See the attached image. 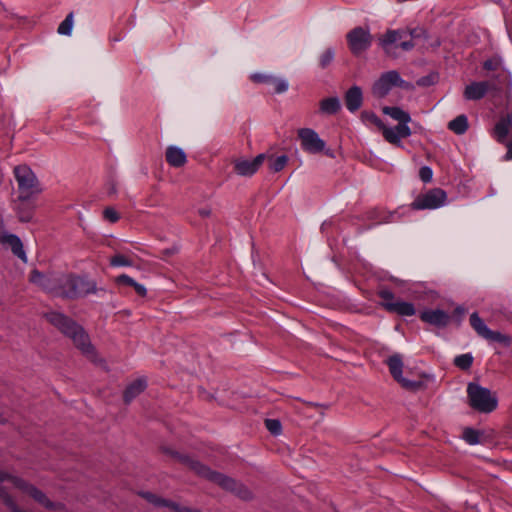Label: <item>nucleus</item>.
Listing matches in <instances>:
<instances>
[{
	"label": "nucleus",
	"mask_w": 512,
	"mask_h": 512,
	"mask_svg": "<svg viewBox=\"0 0 512 512\" xmlns=\"http://www.w3.org/2000/svg\"><path fill=\"white\" fill-rule=\"evenodd\" d=\"M104 218L108 220L109 222H116L119 219V215L117 211L111 207H108L104 210Z\"/></svg>",
	"instance_id": "38"
},
{
	"label": "nucleus",
	"mask_w": 512,
	"mask_h": 512,
	"mask_svg": "<svg viewBox=\"0 0 512 512\" xmlns=\"http://www.w3.org/2000/svg\"><path fill=\"white\" fill-rule=\"evenodd\" d=\"M73 14L70 13L66 16V18L60 23L58 26V33L61 35H70L73 28Z\"/></svg>",
	"instance_id": "29"
},
{
	"label": "nucleus",
	"mask_w": 512,
	"mask_h": 512,
	"mask_svg": "<svg viewBox=\"0 0 512 512\" xmlns=\"http://www.w3.org/2000/svg\"><path fill=\"white\" fill-rule=\"evenodd\" d=\"M363 101L362 90L358 86L351 87L345 94V104L349 111L358 110Z\"/></svg>",
	"instance_id": "21"
},
{
	"label": "nucleus",
	"mask_w": 512,
	"mask_h": 512,
	"mask_svg": "<svg viewBox=\"0 0 512 512\" xmlns=\"http://www.w3.org/2000/svg\"><path fill=\"white\" fill-rule=\"evenodd\" d=\"M14 174L21 192V197L27 198L40 191L37 186L36 176L28 166L20 165L15 167Z\"/></svg>",
	"instance_id": "8"
},
{
	"label": "nucleus",
	"mask_w": 512,
	"mask_h": 512,
	"mask_svg": "<svg viewBox=\"0 0 512 512\" xmlns=\"http://www.w3.org/2000/svg\"><path fill=\"white\" fill-rule=\"evenodd\" d=\"M265 426L273 435H279L281 433L282 426L280 421L277 419H266Z\"/></svg>",
	"instance_id": "35"
},
{
	"label": "nucleus",
	"mask_w": 512,
	"mask_h": 512,
	"mask_svg": "<svg viewBox=\"0 0 512 512\" xmlns=\"http://www.w3.org/2000/svg\"><path fill=\"white\" fill-rule=\"evenodd\" d=\"M384 307L391 312H395L402 316H412L415 314V308L412 303L404 301L386 302Z\"/></svg>",
	"instance_id": "23"
},
{
	"label": "nucleus",
	"mask_w": 512,
	"mask_h": 512,
	"mask_svg": "<svg viewBox=\"0 0 512 512\" xmlns=\"http://www.w3.org/2000/svg\"><path fill=\"white\" fill-rule=\"evenodd\" d=\"M467 395L472 408L479 412L489 413L497 407V399L490 390L474 383L467 387Z\"/></svg>",
	"instance_id": "4"
},
{
	"label": "nucleus",
	"mask_w": 512,
	"mask_h": 512,
	"mask_svg": "<svg viewBox=\"0 0 512 512\" xmlns=\"http://www.w3.org/2000/svg\"><path fill=\"white\" fill-rule=\"evenodd\" d=\"M463 439L470 445L478 444L480 441V435L476 430L465 429L463 432Z\"/></svg>",
	"instance_id": "34"
},
{
	"label": "nucleus",
	"mask_w": 512,
	"mask_h": 512,
	"mask_svg": "<svg viewBox=\"0 0 512 512\" xmlns=\"http://www.w3.org/2000/svg\"><path fill=\"white\" fill-rule=\"evenodd\" d=\"M134 287L135 291L137 292L138 295L140 296H145L146 293H147V290L146 288L144 287V285L138 283V282H135V284L132 286Z\"/></svg>",
	"instance_id": "44"
},
{
	"label": "nucleus",
	"mask_w": 512,
	"mask_h": 512,
	"mask_svg": "<svg viewBox=\"0 0 512 512\" xmlns=\"http://www.w3.org/2000/svg\"><path fill=\"white\" fill-rule=\"evenodd\" d=\"M417 83H418V85H422V86H424V85L429 84L430 82L428 81V79H427V78H421V79H419V80H418V82H417Z\"/></svg>",
	"instance_id": "47"
},
{
	"label": "nucleus",
	"mask_w": 512,
	"mask_h": 512,
	"mask_svg": "<svg viewBox=\"0 0 512 512\" xmlns=\"http://www.w3.org/2000/svg\"><path fill=\"white\" fill-rule=\"evenodd\" d=\"M341 108L340 100L337 97L326 98L320 103V110L324 114L333 115Z\"/></svg>",
	"instance_id": "26"
},
{
	"label": "nucleus",
	"mask_w": 512,
	"mask_h": 512,
	"mask_svg": "<svg viewBox=\"0 0 512 512\" xmlns=\"http://www.w3.org/2000/svg\"><path fill=\"white\" fill-rule=\"evenodd\" d=\"M287 162L288 157L286 155H281L275 158L270 157L268 166L270 170L274 172H279L286 166Z\"/></svg>",
	"instance_id": "28"
},
{
	"label": "nucleus",
	"mask_w": 512,
	"mask_h": 512,
	"mask_svg": "<svg viewBox=\"0 0 512 512\" xmlns=\"http://www.w3.org/2000/svg\"><path fill=\"white\" fill-rule=\"evenodd\" d=\"M389 371L393 378L405 388H414L416 383L402 377L403 361L399 354L392 355L387 360Z\"/></svg>",
	"instance_id": "16"
},
{
	"label": "nucleus",
	"mask_w": 512,
	"mask_h": 512,
	"mask_svg": "<svg viewBox=\"0 0 512 512\" xmlns=\"http://www.w3.org/2000/svg\"><path fill=\"white\" fill-rule=\"evenodd\" d=\"M349 48L353 54L366 51L372 44V36L368 29L356 27L347 34Z\"/></svg>",
	"instance_id": "11"
},
{
	"label": "nucleus",
	"mask_w": 512,
	"mask_h": 512,
	"mask_svg": "<svg viewBox=\"0 0 512 512\" xmlns=\"http://www.w3.org/2000/svg\"><path fill=\"white\" fill-rule=\"evenodd\" d=\"M19 217L21 221H29L31 219V216L29 214H20Z\"/></svg>",
	"instance_id": "48"
},
{
	"label": "nucleus",
	"mask_w": 512,
	"mask_h": 512,
	"mask_svg": "<svg viewBox=\"0 0 512 512\" xmlns=\"http://www.w3.org/2000/svg\"><path fill=\"white\" fill-rule=\"evenodd\" d=\"M116 282L118 284L133 286L136 281L133 278L129 277L128 275L122 274L116 278Z\"/></svg>",
	"instance_id": "40"
},
{
	"label": "nucleus",
	"mask_w": 512,
	"mask_h": 512,
	"mask_svg": "<svg viewBox=\"0 0 512 512\" xmlns=\"http://www.w3.org/2000/svg\"><path fill=\"white\" fill-rule=\"evenodd\" d=\"M507 146V153L505 155V160H512V141L509 143H506Z\"/></svg>",
	"instance_id": "45"
},
{
	"label": "nucleus",
	"mask_w": 512,
	"mask_h": 512,
	"mask_svg": "<svg viewBox=\"0 0 512 512\" xmlns=\"http://www.w3.org/2000/svg\"><path fill=\"white\" fill-rule=\"evenodd\" d=\"M447 203V194L441 188H433L418 195L411 203L414 210H434L443 207Z\"/></svg>",
	"instance_id": "5"
},
{
	"label": "nucleus",
	"mask_w": 512,
	"mask_h": 512,
	"mask_svg": "<svg viewBox=\"0 0 512 512\" xmlns=\"http://www.w3.org/2000/svg\"><path fill=\"white\" fill-rule=\"evenodd\" d=\"M420 318L422 321L437 326L445 327L450 321V316L440 309H427L421 312Z\"/></svg>",
	"instance_id": "17"
},
{
	"label": "nucleus",
	"mask_w": 512,
	"mask_h": 512,
	"mask_svg": "<svg viewBox=\"0 0 512 512\" xmlns=\"http://www.w3.org/2000/svg\"><path fill=\"white\" fill-rule=\"evenodd\" d=\"M382 112L385 115L390 116L393 120L398 121V124L408 125L411 122V117L408 112L404 111L400 107L385 106L382 108Z\"/></svg>",
	"instance_id": "25"
},
{
	"label": "nucleus",
	"mask_w": 512,
	"mask_h": 512,
	"mask_svg": "<svg viewBox=\"0 0 512 512\" xmlns=\"http://www.w3.org/2000/svg\"><path fill=\"white\" fill-rule=\"evenodd\" d=\"M199 214L202 216V217H208L210 214H211V210L208 209V208H203V209H200L199 210Z\"/></svg>",
	"instance_id": "46"
},
{
	"label": "nucleus",
	"mask_w": 512,
	"mask_h": 512,
	"mask_svg": "<svg viewBox=\"0 0 512 512\" xmlns=\"http://www.w3.org/2000/svg\"><path fill=\"white\" fill-rule=\"evenodd\" d=\"M473 357L471 354H462L455 358L454 363L457 367L461 369H469L472 365Z\"/></svg>",
	"instance_id": "33"
},
{
	"label": "nucleus",
	"mask_w": 512,
	"mask_h": 512,
	"mask_svg": "<svg viewBox=\"0 0 512 512\" xmlns=\"http://www.w3.org/2000/svg\"><path fill=\"white\" fill-rule=\"evenodd\" d=\"M380 296H381V298L385 301L384 303H386V302H395V301L393 300V298H394V297H393V294H392V292H391V291H389V290H382V291L380 292Z\"/></svg>",
	"instance_id": "42"
},
{
	"label": "nucleus",
	"mask_w": 512,
	"mask_h": 512,
	"mask_svg": "<svg viewBox=\"0 0 512 512\" xmlns=\"http://www.w3.org/2000/svg\"><path fill=\"white\" fill-rule=\"evenodd\" d=\"M497 66H498L497 61H495V60H491V59L486 60V61L483 63V67H484V69H486V70H495V69H497Z\"/></svg>",
	"instance_id": "43"
},
{
	"label": "nucleus",
	"mask_w": 512,
	"mask_h": 512,
	"mask_svg": "<svg viewBox=\"0 0 512 512\" xmlns=\"http://www.w3.org/2000/svg\"><path fill=\"white\" fill-rule=\"evenodd\" d=\"M265 156L259 154L252 160L238 159L234 161V169L240 176L249 177L252 176L262 165Z\"/></svg>",
	"instance_id": "15"
},
{
	"label": "nucleus",
	"mask_w": 512,
	"mask_h": 512,
	"mask_svg": "<svg viewBox=\"0 0 512 512\" xmlns=\"http://www.w3.org/2000/svg\"><path fill=\"white\" fill-rule=\"evenodd\" d=\"M166 160L173 167H182L187 157L183 149L177 146H169L166 150Z\"/></svg>",
	"instance_id": "22"
},
{
	"label": "nucleus",
	"mask_w": 512,
	"mask_h": 512,
	"mask_svg": "<svg viewBox=\"0 0 512 512\" xmlns=\"http://www.w3.org/2000/svg\"><path fill=\"white\" fill-rule=\"evenodd\" d=\"M46 317L51 324L69 337L87 358L96 361L97 354L95 348L91 344L88 334L80 325L58 312L47 313Z\"/></svg>",
	"instance_id": "1"
},
{
	"label": "nucleus",
	"mask_w": 512,
	"mask_h": 512,
	"mask_svg": "<svg viewBox=\"0 0 512 512\" xmlns=\"http://www.w3.org/2000/svg\"><path fill=\"white\" fill-rule=\"evenodd\" d=\"M0 244L6 249H10L20 260L25 263L27 262V255L23 243L17 235L8 232L0 233Z\"/></svg>",
	"instance_id": "14"
},
{
	"label": "nucleus",
	"mask_w": 512,
	"mask_h": 512,
	"mask_svg": "<svg viewBox=\"0 0 512 512\" xmlns=\"http://www.w3.org/2000/svg\"><path fill=\"white\" fill-rule=\"evenodd\" d=\"M147 386L146 380L143 378L137 379L130 383L124 392V400L126 403L131 402L140 393H142Z\"/></svg>",
	"instance_id": "24"
},
{
	"label": "nucleus",
	"mask_w": 512,
	"mask_h": 512,
	"mask_svg": "<svg viewBox=\"0 0 512 512\" xmlns=\"http://www.w3.org/2000/svg\"><path fill=\"white\" fill-rule=\"evenodd\" d=\"M394 86L407 89L410 87V84L404 81L397 71L391 70L383 73L379 79L375 81L372 92L374 96L382 98L386 96Z\"/></svg>",
	"instance_id": "6"
},
{
	"label": "nucleus",
	"mask_w": 512,
	"mask_h": 512,
	"mask_svg": "<svg viewBox=\"0 0 512 512\" xmlns=\"http://www.w3.org/2000/svg\"><path fill=\"white\" fill-rule=\"evenodd\" d=\"M297 134L301 142V148L305 152L317 154L322 152L326 147L325 141L311 128H300Z\"/></svg>",
	"instance_id": "10"
},
{
	"label": "nucleus",
	"mask_w": 512,
	"mask_h": 512,
	"mask_svg": "<svg viewBox=\"0 0 512 512\" xmlns=\"http://www.w3.org/2000/svg\"><path fill=\"white\" fill-rule=\"evenodd\" d=\"M419 176L423 182L428 183L432 180L433 171L430 167L423 166L419 171Z\"/></svg>",
	"instance_id": "37"
},
{
	"label": "nucleus",
	"mask_w": 512,
	"mask_h": 512,
	"mask_svg": "<svg viewBox=\"0 0 512 512\" xmlns=\"http://www.w3.org/2000/svg\"><path fill=\"white\" fill-rule=\"evenodd\" d=\"M29 280L32 284L37 285L42 290L60 297L62 287L57 286L58 274L50 273L46 275L35 269L31 271Z\"/></svg>",
	"instance_id": "12"
},
{
	"label": "nucleus",
	"mask_w": 512,
	"mask_h": 512,
	"mask_svg": "<svg viewBox=\"0 0 512 512\" xmlns=\"http://www.w3.org/2000/svg\"><path fill=\"white\" fill-rule=\"evenodd\" d=\"M422 36H425L422 28L388 30L379 39V44L386 53H391L394 46L409 51L415 46L413 40Z\"/></svg>",
	"instance_id": "3"
},
{
	"label": "nucleus",
	"mask_w": 512,
	"mask_h": 512,
	"mask_svg": "<svg viewBox=\"0 0 512 512\" xmlns=\"http://www.w3.org/2000/svg\"><path fill=\"white\" fill-rule=\"evenodd\" d=\"M361 118L364 122L375 125L380 131L385 125L383 121L373 112H362Z\"/></svg>",
	"instance_id": "31"
},
{
	"label": "nucleus",
	"mask_w": 512,
	"mask_h": 512,
	"mask_svg": "<svg viewBox=\"0 0 512 512\" xmlns=\"http://www.w3.org/2000/svg\"><path fill=\"white\" fill-rule=\"evenodd\" d=\"M335 52L332 48L326 49L320 56V65L322 68L327 67L334 59Z\"/></svg>",
	"instance_id": "36"
},
{
	"label": "nucleus",
	"mask_w": 512,
	"mask_h": 512,
	"mask_svg": "<svg viewBox=\"0 0 512 512\" xmlns=\"http://www.w3.org/2000/svg\"><path fill=\"white\" fill-rule=\"evenodd\" d=\"M384 139L397 147H402V139L411 136L412 131L408 125L401 124L393 127L384 125L381 129Z\"/></svg>",
	"instance_id": "13"
},
{
	"label": "nucleus",
	"mask_w": 512,
	"mask_h": 512,
	"mask_svg": "<svg viewBox=\"0 0 512 512\" xmlns=\"http://www.w3.org/2000/svg\"><path fill=\"white\" fill-rule=\"evenodd\" d=\"M269 85H271L273 87V89L276 93H284L288 90V87H289L287 80L281 79V78H276L273 76L269 82Z\"/></svg>",
	"instance_id": "32"
},
{
	"label": "nucleus",
	"mask_w": 512,
	"mask_h": 512,
	"mask_svg": "<svg viewBox=\"0 0 512 512\" xmlns=\"http://www.w3.org/2000/svg\"><path fill=\"white\" fill-rule=\"evenodd\" d=\"M456 312H457L458 314L462 315V314H464L465 310H464V308H462V307H458V308H456Z\"/></svg>",
	"instance_id": "49"
},
{
	"label": "nucleus",
	"mask_w": 512,
	"mask_h": 512,
	"mask_svg": "<svg viewBox=\"0 0 512 512\" xmlns=\"http://www.w3.org/2000/svg\"><path fill=\"white\" fill-rule=\"evenodd\" d=\"M69 284V288L62 287L60 297L76 298L96 292V283L82 277L65 280Z\"/></svg>",
	"instance_id": "9"
},
{
	"label": "nucleus",
	"mask_w": 512,
	"mask_h": 512,
	"mask_svg": "<svg viewBox=\"0 0 512 512\" xmlns=\"http://www.w3.org/2000/svg\"><path fill=\"white\" fill-rule=\"evenodd\" d=\"M175 456L179 459V461L189 467L198 475L207 478L208 480L217 483L224 489L236 492L241 498L249 499L251 497V493L242 485L238 484L234 479L227 477L221 473L212 471L210 468L201 464L195 459H192L186 455H180L178 453Z\"/></svg>",
	"instance_id": "2"
},
{
	"label": "nucleus",
	"mask_w": 512,
	"mask_h": 512,
	"mask_svg": "<svg viewBox=\"0 0 512 512\" xmlns=\"http://www.w3.org/2000/svg\"><path fill=\"white\" fill-rule=\"evenodd\" d=\"M512 132V113L501 118L495 125L493 137L499 143H506L507 136Z\"/></svg>",
	"instance_id": "19"
},
{
	"label": "nucleus",
	"mask_w": 512,
	"mask_h": 512,
	"mask_svg": "<svg viewBox=\"0 0 512 512\" xmlns=\"http://www.w3.org/2000/svg\"><path fill=\"white\" fill-rule=\"evenodd\" d=\"M143 497H145L150 503L154 504L155 506L168 507L175 512H201L197 509H193V508H190L187 506H182L178 503H175V502H172V501H169L166 499H162V498L157 497L156 495L149 493V492L144 493Z\"/></svg>",
	"instance_id": "18"
},
{
	"label": "nucleus",
	"mask_w": 512,
	"mask_h": 512,
	"mask_svg": "<svg viewBox=\"0 0 512 512\" xmlns=\"http://www.w3.org/2000/svg\"><path fill=\"white\" fill-rule=\"evenodd\" d=\"M74 279L72 275L58 274L57 286L69 288V284L65 280Z\"/></svg>",
	"instance_id": "41"
},
{
	"label": "nucleus",
	"mask_w": 512,
	"mask_h": 512,
	"mask_svg": "<svg viewBox=\"0 0 512 512\" xmlns=\"http://www.w3.org/2000/svg\"><path fill=\"white\" fill-rule=\"evenodd\" d=\"M271 78H272L271 75L260 74V73H255V74L251 75V79L254 82H261V83H267V84H269Z\"/></svg>",
	"instance_id": "39"
},
{
	"label": "nucleus",
	"mask_w": 512,
	"mask_h": 512,
	"mask_svg": "<svg viewBox=\"0 0 512 512\" xmlns=\"http://www.w3.org/2000/svg\"><path fill=\"white\" fill-rule=\"evenodd\" d=\"M470 325L478 336L487 341L498 342L505 347H508L511 344V337L509 335L491 330L476 312L472 313L470 316Z\"/></svg>",
	"instance_id": "7"
},
{
	"label": "nucleus",
	"mask_w": 512,
	"mask_h": 512,
	"mask_svg": "<svg viewBox=\"0 0 512 512\" xmlns=\"http://www.w3.org/2000/svg\"><path fill=\"white\" fill-rule=\"evenodd\" d=\"M489 89L490 85L486 81L472 82L465 87L464 97L467 100H479L486 95Z\"/></svg>",
	"instance_id": "20"
},
{
	"label": "nucleus",
	"mask_w": 512,
	"mask_h": 512,
	"mask_svg": "<svg viewBox=\"0 0 512 512\" xmlns=\"http://www.w3.org/2000/svg\"><path fill=\"white\" fill-rule=\"evenodd\" d=\"M448 128L454 133L461 135L468 129V119L465 115H459L448 123Z\"/></svg>",
	"instance_id": "27"
},
{
	"label": "nucleus",
	"mask_w": 512,
	"mask_h": 512,
	"mask_svg": "<svg viewBox=\"0 0 512 512\" xmlns=\"http://www.w3.org/2000/svg\"><path fill=\"white\" fill-rule=\"evenodd\" d=\"M110 264L113 267H130L133 265V261L123 254H116L110 259Z\"/></svg>",
	"instance_id": "30"
}]
</instances>
